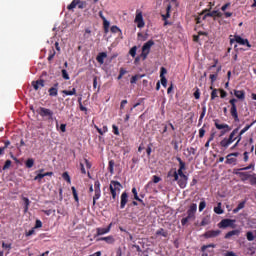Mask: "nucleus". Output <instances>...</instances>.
Masks as SVG:
<instances>
[{
    "mask_svg": "<svg viewBox=\"0 0 256 256\" xmlns=\"http://www.w3.org/2000/svg\"><path fill=\"white\" fill-rule=\"evenodd\" d=\"M156 235H161L162 237H167V232H165V230L163 228H161L156 232Z\"/></svg>",
    "mask_w": 256,
    "mask_h": 256,
    "instance_id": "49",
    "label": "nucleus"
},
{
    "mask_svg": "<svg viewBox=\"0 0 256 256\" xmlns=\"http://www.w3.org/2000/svg\"><path fill=\"white\" fill-rule=\"evenodd\" d=\"M61 93L63 97L73 96V95H77V89L72 88L71 90H62Z\"/></svg>",
    "mask_w": 256,
    "mask_h": 256,
    "instance_id": "23",
    "label": "nucleus"
},
{
    "mask_svg": "<svg viewBox=\"0 0 256 256\" xmlns=\"http://www.w3.org/2000/svg\"><path fill=\"white\" fill-rule=\"evenodd\" d=\"M165 74H167V69L165 67L160 68V77H165Z\"/></svg>",
    "mask_w": 256,
    "mask_h": 256,
    "instance_id": "60",
    "label": "nucleus"
},
{
    "mask_svg": "<svg viewBox=\"0 0 256 256\" xmlns=\"http://www.w3.org/2000/svg\"><path fill=\"white\" fill-rule=\"evenodd\" d=\"M209 247H212V249H215V244L204 245L201 247V251L205 252V251H207V249H209Z\"/></svg>",
    "mask_w": 256,
    "mask_h": 256,
    "instance_id": "46",
    "label": "nucleus"
},
{
    "mask_svg": "<svg viewBox=\"0 0 256 256\" xmlns=\"http://www.w3.org/2000/svg\"><path fill=\"white\" fill-rule=\"evenodd\" d=\"M253 125H255V121L252 122L250 125H246V126L240 131V135H243L244 133H247V131H249V129H251V127H253Z\"/></svg>",
    "mask_w": 256,
    "mask_h": 256,
    "instance_id": "36",
    "label": "nucleus"
},
{
    "mask_svg": "<svg viewBox=\"0 0 256 256\" xmlns=\"http://www.w3.org/2000/svg\"><path fill=\"white\" fill-rule=\"evenodd\" d=\"M205 17H223V13H221L219 10H213L212 12H209L205 15Z\"/></svg>",
    "mask_w": 256,
    "mask_h": 256,
    "instance_id": "24",
    "label": "nucleus"
},
{
    "mask_svg": "<svg viewBox=\"0 0 256 256\" xmlns=\"http://www.w3.org/2000/svg\"><path fill=\"white\" fill-rule=\"evenodd\" d=\"M221 71V66H219L217 68V71L215 74H210V80H211V85H213L215 83V81H217V78L219 77V72Z\"/></svg>",
    "mask_w": 256,
    "mask_h": 256,
    "instance_id": "26",
    "label": "nucleus"
},
{
    "mask_svg": "<svg viewBox=\"0 0 256 256\" xmlns=\"http://www.w3.org/2000/svg\"><path fill=\"white\" fill-rule=\"evenodd\" d=\"M139 79L138 75H134L132 76V78L130 79V83L131 85H135V83H137V80Z\"/></svg>",
    "mask_w": 256,
    "mask_h": 256,
    "instance_id": "56",
    "label": "nucleus"
},
{
    "mask_svg": "<svg viewBox=\"0 0 256 256\" xmlns=\"http://www.w3.org/2000/svg\"><path fill=\"white\" fill-rule=\"evenodd\" d=\"M176 160L179 163V175L177 185L180 189H185L187 187V183L189 181V176L185 175L184 171L187 169L185 162L181 159V157H177Z\"/></svg>",
    "mask_w": 256,
    "mask_h": 256,
    "instance_id": "1",
    "label": "nucleus"
},
{
    "mask_svg": "<svg viewBox=\"0 0 256 256\" xmlns=\"http://www.w3.org/2000/svg\"><path fill=\"white\" fill-rule=\"evenodd\" d=\"M236 220L225 218L218 223L219 229H227V227H231V229H235Z\"/></svg>",
    "mask_w": 256,
    "mask_h": 256,
    "instance_id": "8",
    "label": "nucleus"
},
{
    "mask_svg": "<svg viewBox=\"0 0 256 256\" xmlns=\"http://www.w3.org/2000/svg\"><path fill=\"white\" fill-rule=\"evenodd\" d=\"M123 186L121 185V182L119 181H115V180H111L110 181V193L112 195V199L116 200L117 199V193H119L121 191V188Z\"/></svg>",
    "mask_w": 256,
    "mask_h": 256,
    "instance_id": "4",
    "label": "nucleus"
},
{
    "mask_svg": "<svg viewBox=\"0 0 256 256\" xmlns=\"http://www.w3.org/2000/svg\"><path fill=\"white\" fill-rule=\"evenodd\" d=\"M239 155V152H233L226 156V165H237V156Z\"/></svg>",
    "mask_w": 256,
    "mask_h": 256,
    "instance_id": "12",
    "label": "nucleus"
},
{
    "mask_svg": "<svg viewBox=\"0 0 256 256\" xmlns=\"http://www.w3.org/2000/svg\"><path fill=\"white\" fill-rule=\"evenodd\" d=\"M215 127L216 129H227L228 131H231V128L229 127L228 124H219V120H215Z\"/></svg>",
    "mask_w": 256,
    "mask_h": 256,
    "instance_id": "27",
    "label": "nucleus"
},
{
    "mask_svg": "<svg viewBox=\"0 0 256 256\" xmlns=\"http://www.w3.org/2000/svg\"><path fill=\"white\" fill-rule=\"evenodd\" d=\"M31 235H35V228H32L31 230L25 233L26 237H31Z\"/></svg>",
    "mask_w": 256,
    "mask_h": 256,
    "instance_id": "61",
    "label": "nucleus"
},
{
    "mask_svg": "<svg viewBox=\"0 0 256 256\" xmlns=\"http://www.w3.org/2000/svg\"><path fill=\"white\" fill-rule=\"evenodd\" d=\"M246 238H247V241H255V235L251 231H248L246 233Z\"/></svg>",
    "mask_w": 256,
    "mask_h": 256,
    "instance_id": "39",
    "label": "nucleus"
},
{
    "mask_svg": "<svg viewBox=\"0 0 256 256\" xmlns=\"http://www.w3.org/2000/svg\"><path fill=\"white\" fill-rule=\"evenodd\" d=\"M36 113H38L40 117H43V119H46L47 121H53V111L51 109L40 107L36 110Z\"/></svg>",
    "mask_w": 256,
    "mask_h": 256,
    "instance_id": "5",
    "label": "nucleus"
},
{
    "mask_svg": "<svg viewBox=\"0 0 256 256\" xmlns=\"http://www.w3.org/2000/svg\"><path fill=\"white\" fill-rule=\"evenodd\" d=\"M154 45H155V42L153 40H149L142 46L141 56L143 57L144 60L147 59V55H149L151 51V47H153Z\"/></svg>",
    "mask_w": 256,
    "mask_h": 256,
    "instance_id": "9",
    "label": "nucleus"
},
{
    "mask_svg": "<svg viewBox=\"0 0 256 256\" xmlns=\"http://www.w3.org/2000/svg\"><path fill=\"white\" fill-rule=\"evenodd\" d=\"M171 145H173L174 151H179V142L177 140H172Z\"/></svg>",
    "mask_w": 256,
    "mask_h": 256,
    "instance_id": "48",
    "label": "nucleus"
},
{
    "mask_svg": "<svg viewBox=\"0 0 256 256\" xmlns=\"http://www.w3.org/2000/svg\"><path fill=\"white\" fill-rule=\"evenodd\" d=\"M153 144H149L146 149V153L148 157H151V151H152Z\"/></svg>",
    "mask_w": 256,
    "mask_h": 256,
    "instance_id": "58",
    "label": "nucleus"
},
{
    "mask_svg": "<svg viewBox=\"0 0 256 256\" xmlns=\"http://www.w3.org/2000/svg\"><path fill=\"white\" fill-rule=\"evenodd\" d=\"M59 83H55L53 87L49 88L48 93L50 95V97H57V95H59Z\"/></svg>",
    "mask_w": 256,
    "mask_h": 256,
    "instance_id": "18",
    "label": "nucleus"
},
{
    "mask_svg": "<svg viewBox=\"0 0 256 256\" xmlns=\"http://www.w3.org/2000/svg\"><path fill=\"white\" fill-rule=\"evenodd\" d=\"M206 113H207V107H206V106H203V107H202V112H201L200 118H199V123H201V121H203V119H204Z\"/></svg>",
    "mask_w": 256,
    "mask_h": 256,
    "instance_id": "38",
    "label": "nucleus"
},
{
    "mask_svg": "<svg viewBox=\"0 0 256 256\" xmlns=\"http://www.w3.org/2000/svg\"><path fill=\"white\" fill-rule=\"evenodd\" d=\"M210 224H211V216H205L200 223L201 227H205L206 225H210Z\"/></svg>",
    "mask_w": 256,
    "mask_h": 256,
    "instance_id": "28",
    "label": "nucleus"
},
{
    "mask_svg": "<svg viewBox=\"0 0 256 256\" xmlns=\"http://www.w3.org/2000/svg\"><path fill=\"white\" fill-rule=\"evenodd\" d=\"M98 241H105L108 245H113L115 243V237L113 236H106V237H101L98 239Z\"/></svg>",
    "mask_w": 256,
    "mask_h": 256,
    "instance_id": "22",
    "label": "nucleus"
},
{
    "mask_svg": "<svg viewBox=\"0 0 256 256\" xmlns=\"http://www.w3.org/2000/svg\"><path fill=\"white\" fill-rule=\"evenodd\" d=\"M62 77L66 81H69L70 77H69V73H67V70H65V69L62 70Z\"/></svg>",
    "mask_w": 256,
    "mask_h": 256,
    "instance_id": "51",
    "label": "nucleus"
},
{
    "mask_svg": "<svg viewBox=\"0 0 256 256\" xmlns=\"http://www.w3.org/2000/svg\"><path fill=\"white\" fill-rule=\"evenodd\" d=\"M172 177H174L173 181H176L178 183V181L181 177V174H179V169L177 171L173 172Z\"/></svg>",
    "mask_w": 256,
    "mask_h": 256,
    "instance_id": "40",
    "label": "nucleus"
},
{
    "mask_svg": "<svg viewBox=\"0 0 256 256\" xmlns=\"http://www.w3.org/2000/svg\"><path fill=\"white\" fill-rule=\"evenodd\" d=\"M110 31L111 33H121V29L115 25L110 28Z\"/></svg>",
    "mask_w": 256,
    "mask_h": 256,
    "instance_id": "50",
    "label": "nucleus"
},
{
    "mask_svg": "<svg viewBox=\"0 0 256 256\" xmlns=\"http://www.w3.org/2000/svg\"><path fill=\"white\" fill-rule=\"evenodd\" d=\"M214 213H216L217 215H223L224 211L223 208H221V202H219L217 206L214 207Z\"/></svg>",
    "mask_w": 256,
    "mask_h": 256,
    "instance_id": "29",
    "label": "nucleus"
},
{
    "mask_svg": "<svg viewBox=\"0 0 256 256\" xmlns=\"http://www.w3.org/2000/svg\"><path fill=\"white\" fill-rule=\"evenodd\" d=\"M41 227H43V222H41V220H36L34 229H41Z\"/></svg>",
    "mask_w": 256,
    "mask_h": 256,
    "instance_id": "53",
    "label": "nucleus"
},
{
    "mask_svg": "<svg viewBox=\"0 0 256 256\" xmlns=\"http://www.w3.org/2000/svg\"><path fill=\"white\" fill-rule=\"evenodd\" d=\"M45 177L44 173H38L35 177H34V181H39L41 182V179H43Z\"/></svg>",
    "mask_w": 256,
    "mask_h": 256,
    "instance_id": "45",
    "label": "nucleus"
},
{
    "mask_svg": "<svg viewBox=\"0 0 256 256\" xmlns=\"http://www.w3.org/2000/svg\"><path fill=\"white\" fill-rule=\"evenodd\" d=\"M112 131L114 133V135H119V127H117V125L113 124L112 125Z\"/></svg>",
    "mask_w": 256,
    "mask_h": 256,
    "instance_id": "54",
    "label": "nucleus"
},
{
    "mask_svg": "<svg viewBox=\"0 0 256 256\" xmlns=\"http://www.w3.org/2000/svg\"><path fill=\"white\" fill-rule=\"evenodd\" d=\"M237 133H239V128L234 129V130L230 133V135H229L228 138L222 139V140L220 141V147H221L222 149H224V150H225V149H229V146H230L233 142L237 141V138H235V136L237 135Z\"/></svg>",
    "mask_w": 256,
    "mask_h": 256,
    "instance_id": "3",
    "label": "nucleus"
},
{
    "mask_svg": "<svg viewBox=\"0 0 256 256\" xmlns=\"http://www.w3.org/2000/svg\"><path fill=\"white\" fill-rule=\"evenodd\" d=\"M234 95L240 101H245V91L244 90H234Z\"/></svg>",
    "mask_w": 256,
    "mask_h": 256,
    "instance_id": "21",
    "label": "nucleus"
},
{
    "mask_svg": "<svg viewBox=\"0 0 256 256\" xmlns=\"http://www.w3.org/2000/svg\"><path fill=\"white\" fill-rule=\"evenodd\" d=\"M196 213H197V204L192 203L187 210V217L181 219V225L185 227L188 221H195Z\"/></svg>",
    "mask_w": 256,
    "mask_h": 256,
    "instance_id": "2",
    "label": "nucleus"
},
{
    "mask_svg": "<svg viewBox=\"0 0 256 256\" xmlns=\"http://www.w3.org/2000/svg\"><path fill=\"white\" fill-rule=\"evenodd\" d=\"M195 99H201V91L199 88H196V91L194 92Z\"/></svg>",
    "mask_w": 256,
    "mask_h": 256,
    "instance_id": "55",
    "label": "nucleus"
},
{
    "mask_svg": "<svg viewBox=\"0 0 256 256\" xmlns=\"http://www.w3.org/2000/svg\"><path fill=\"white\" fill-rule=\"evenodd\" d=\"M25 165H26L27 169H31V167H33V165H35V160L33 158H29L26 160Z\"/></svg>",
    "mask_w": 256,
    "mask_h": 256,
    "instance_id": "34",
    "label": "nucleus"
},
{
    "mask_svg": "<svg viewBox=\"0 0 256 256\" xmlns=\"http://www.w3.org/2000/svg\"><path fill=\"white\" fill-rule=\"evenodd\" d=\"M32 87L35 91H39V89H43V87H45V80L39 79L36 81H32Z\"/></svg>",
    "mask_w": 256,
    "mask_h": 256,
    "instance_id": "16",
    "label": "nucleus"
},
{
    "mask_svg": "<svg viewBox=\"0 0 256 256\" xmlns=\"http://www.w3.org/2000/svg\"><path fill=\"white\" fill-rule=\"evenodd\" d=\"M56 52L55 49L50 50L49 52V56H48V61L51 63V61H53V59L55 58Z\"/></svg>",
    "mask_w": 256,
    "mask_h": 256,
    "instance_id": "41",
    "label": "nucleus"
},
{
    "mask_svg": "<svg viewBox=\"0 0 256 256\" xmlns=\"http://www.w3.org/2000/svg\"><path fill=\"white\" fill-rule=\"evenodd\" d=\"M132 193L134 196L135 201H138L139 203H141V205L145 206V202L143 201V199L139 198V194L137 193V188H132Z\"/></svg>",
    "mask_w": 256,
    "mask_h": 256,
    "instance_id": "25",
    "label": "nucleus"
},
{
    "mask_svg": "<svg viewBox=\"0 0 256 256\" xmlns=\"http://www.w3.org/2000/svg\"><path fill=\"white\" fill-rule=\"evenodd\" d=\"M11 160H6L4 166H3V171H7V169H9L11 167Z\"/></svg>",
    "mask_w": 256,
    "mask_h": 256,
    "instance_id": "47",
    "label": "nucleus"
},
{
    "mask_svg": "<svg viewBox=\"0 0 256 256\" xmlns=\"http://www.w3.org/2000/svg\"><path fill=\"white\" fill-rule=\"evenodd\" d=\"M3 249H8L7 255H9V250L11 249V243L7 244L5 242L2 243Z\"/></svg>",
    "mask_w": 256,
    "mask_h": 256,
    "instance_id": "57",
    "label": "nucleus"
},
{
    "mask_svg": "<svg viewBox=\"0 0 256 256\" xmlns=\"http://www.w3.org/2000/svg\"><path fill=\"white\" fill-rule=\"evenodd\" d=\"M170 11H171V5H168L166 8V15H162V18L164 21H166L167 19H169V17H171Z\"/></svg>",
    "mask_w": 256,
    "mask_h": 256,
    "instance_id": "35",
    "label": "nucleus"
},
{
    "mask_svg": "<svg viewBox=\"0 0 256 256\" xmlns=\"http://www.w3.org/2000/svg\"><path fill=\"white\" fill-rule=\"evenodd\" d=\"M134 23H136L138 29H143V27H145V21L143 20V13L139 12V10H137L136 12Z\"/></svg>",
    "mask_w": 256,
    "mask_h": 256,
    "instance_id": "11",
    "label": "nucleus"
},
{
    "mask_svg": "<svg viewBox=\"0 0 256 256\" xmlns=\"http://www.w3.org/2000/svg\"><path fill=\"white\" fill-rule=\"evenodd\" d=\"M221 235V230H208L203 234L205 239H214L215 237H219Z\"/></svg>",
    "mask_w": 256,
    "mask_h": 256,
    "instance_id": "14",
    "label": "nucleus"
},
{
    "mask_svg": "<svg viewBox=\"0 0 256 256\" xmlns=\"http://www.w3.org/2000/svg\"><path fill=\"white\" fill-rule=\"evenodd\" d=\"M101 199V182L96 180L94 182V196H93V206L97 205V201Z\"/></svg>",
    "mask_w": 256,
    "mask_h": 256,
    "instance_id": "7",
    "label": "nucleus"
},
{
    "mask_svg": "<svg viewBox=\"0 0 256 256\" xmlns=\"http://www.w3.org/2000/svg\"><path fill=\"white\" fill-rule=\"evenodd\" d=\"M235 175H238L243 182L250 181V185L251 180L255 178V174H249V172H235Z\"/></svg>",
    "mask_w": 256,
    "mask_h": 256,
    "instance_id": "13",
    "label": "nucleus"
},
{
    "mask_svg": "<svg viewBox=\"0 0 256 256\" xmlns=\"http://www.w3.org/2000/svg\"><path fill=\"white\" fill-rule=\"evenodd\" d=\"M217 89H213L211 92V100L214 101V99H217L218 95H217Z\"/></svg>",
    "mask_w": 256,
    "mask_h": 256,
    "instance_id": "52",
    "label": "nucleus"
},
{
    "mask_svg": "<svg viewBox=\"0 0 256 256\" xmlns=\"http://www.w3.org/2000/svg\"><path fill=\"white\" fill-rule=\"evenodd\" d=\"M23 201H24V213H27V211H29V205L31 204V201H29V198L27 197H24L23 198Z\"/></svg>",
    "mask_w": 256,
    "mask_h": 256,
    "instance_id": "33",
    "label": "nucleus"
},
{
    "mask_svg": "<svg viewBox=\"0 0 256 256\" xmlns=\"http://www.w3.org/2000/svg\"><path fill=\"white\" fill-rule=\"evenodd\" d=\"M161 79V85L164 87H167V78L166 77H160Z\"/></svg>",
    "mask_w": 256,
    "mask_h": 256,
    "instance_id": "63",
    "label": "nucleus"
},
{
    "mask_svg": "<svg viewBox=\"0 0 256 256\" xmlns=\"http://www.w3.org/2000/svg\"><path fill=\"white\" fill-rule=\"evenodd\" d=\"M62 178L64 179V181H67V183H71V176H69L68 172H64L62 174Z\"/></svg>",
    "mask_w": 256,
    "mask_h": 256,
    "instance_id": "42",
    "label": "nucleus"
},
{
    "mask_svg": "<svg viewBox=\"0 0 256 256\" xmlns=\"http://www.w3.org/2000/svg\"><path fill=\"white\" fill-rule=\"evenodd\" d=\"M79 3V0H73L68 6H67V9L69 11H73V9H75V7H77Z\"/></svg>",
    "mask_w": 256,
    "mask_h": 256,
    "instance_id": "31",
    "label": "nucleus"
},
{
    "mask_svg": "<svg viewBox=\"0 0 256 256\" xmlns=\"http://www.w3.org/2000/svg\"><path fill=\"white\" fill-rule=\"evenodd\" d=\"M224 256H237V254L233 251H228L224 254Z\"/></svg>",
    "mask_w": 256,
    "mask_h": 256,
    "instance_id": "64",
    "label": "nucleus"
},
{
    "mask_svg": "<svg viewBox=\"0 0 256 256\" xmlns=\"http://www.w3.org/2000/svg\"><path fill=\"white\" fill-rule=\"evenodd\" d=\"M219 91L221 99H225V97H227V92L223 89H219Z\"/></svg>",
    "mask_w": 256,
    "mask_h": 256,
    "instance_id": "62",
    "label": "nucleus"
},
{
    "mask_svg": "<svg viewBox=\"0 0 256 256\" xmlns=\"http://www.w3.org/2000/svg\"><path fill=\"white\" fill-rule=\"evenodd\" d=\"M207 207V202H205V200H202L199 203V212L201 213L203 211V209H205Z\"/></svg>",
    "mask_w": 256,
    "mask_h": 256,
    "instance_id": "43",
    "label": "nucleus"
},
{
    "mask_svg": "<svg viewBox=\"0 0 256 256\" xmlns=\"http://www.w3.org/2000/svg\"><path fill=\"white\" fill-rule=\"evenodd\" d=\"M235 235L239 237V235H241V230L235 229V230L229 231L228 233L225 234L224 239H230Z\"/></svg>",
    "mask_w": 256,
    "mask_h": 256,
    "instance_id": "19",
    "label": "nucleus"
},
{
    "mask_svg": "<svg viewBox=\"0 0 256 256\" xmlns=\"http://www.w3.org/2000/svg\"><path fill=\"white\" fill-rule=\"evenodd\" d=\"M235 42L238 43V45H246L248 47H251L249 40L242 38L239 35H234V39L233 38L230 39V45H233Z\"/></svg>",
    "mask_w": 256,
    "mask_h": 256,
    "instance_id": "10",
    "label": "nucleus"
},
{
    "mask_svg": "<svg viewBox=\"0 0 256 256\" xmlns=\"http://www.w3.org/2000/svg\"><path fill=\"white\" fill-rule=\"evenodd\" d=\"M231 105L230 115L234 119V121L239 122V113L237 112V99L232 98L229 100Z\"/></svg>",
    "mask_w": 256,
    "mask_h": 256,
    "instance_id": "6",
    "label": "nucleus"
},
{
    "mask_svg": "<svg viewBox=\"0 0 256 256\" xmlns=\"http://www.w3.org/2000/svg\"><path fill=\"white\" fill-rule=\"evenodd\" d=\"M105 59H107V52H100L96 57V61H98L100 65L105 63Z\"/></svg>",
    "mask_w": 256,
    "mask_h": 256,
    "instance_id": "20",
    "label": "nucleus"
},
{
    "mask_svg": "<svg viewBox=\"0 0 256 256\" xmlns=\"http://www.w3.org/2000/svg\"><path fill=\"white\" fill-rule=\"evenodd\" d=\"M114 167H115V161L110 160L108 163V171H109V173H111V175H113V173H115Z\"/></svg>",
    "mask_w": 256,
    "mask_h": 256,
    "instance_id": "30",
    "label": "nucleus"
},
{
    "mask_svg": "<svg viewBox=\"0 0 256 256\" xmlns=\"http://www.w3.org/2000/svg\"><path fill=\"white\" fill-rule=\"evenodd\" d=\"M129 202V194L123 192L120 196V209H125V205Z\"/></svg>",
    "mask_w": 256,
    "mask_h": 256,
    "instance_id": "15",
    "label": "nucleus"
},
{
    "mask_svg": "<svg viewBox=\"0 0 256 256\" xmlns=\"http://www.w3.org/2000/svg\"><path fill=\"white\" fill-rule=\"evenodd\" d=\"M109 25H110L109 21L107 19H104L103 20V28H104L105 33H109Z\"/></svg>",
    "mask_w": 256,
    "mask_h": 256,
    "instance_id": "37",
    "label": "nucleus"
},
{
    "mask_svg": "<svg viewBox=\"0 0 256 256\" xmlns=\"http://www.w3.org/2000/svg\"><path fill=\"white\" fill-rule=\"evenodd\" d=\"M86 5L87 4L85 2H81L80 0H78V9H85Z\"/></svg>",
    "mask_w": 256,
    "mask_h": 256,
    "instance_id": "59",
    "label": "nucleus"
},
{
    "mask_svg": "<svg viewBox=\"0 0 256 256\" xmlns=\"http://www.w3.org/2000/svg\"><path fill=\"white\" fill-rule=\"evenodd\" d=\"M129 54L131 55V57H135L137 55V46H133L130 49Z\"/></svg>",
    "mask_w": 256,
    "mask_h": 256,
    "instance_id": "44",
    "label": "nucleus"
},
{
    "mask_svg": "<svg viewBox=\"0 0 256 256\" xmlns=\"http://www.w3.org/2000/svg\"><path fill=\"white\" fill-rule=\"evenodd\" d=\"M71 189L74 200L76 201V203L79 204V194H77V189L75 188V186H72Z\"/></svg>",
    "mask_w": 256,
    "mask_h": 256,
    "instance_id": "32",
    "label": "nucleus"
},
{
    "mask_svg": "<svg viewBox=\"0 0 256 256\" xmlns=\"http://www.w3.org/2000/svg\"><path fill=\"white\" fill-rule=\"evenodd\" d=\"M111 227H113V223H110L107 228H97L96 233L97 235H107L111 231Z\"/></svg>",
    "mask_w": 256,
    "mask_h": 256,
    "instance_id": "17",
    "label": "nucleus"
}]
</instances>
